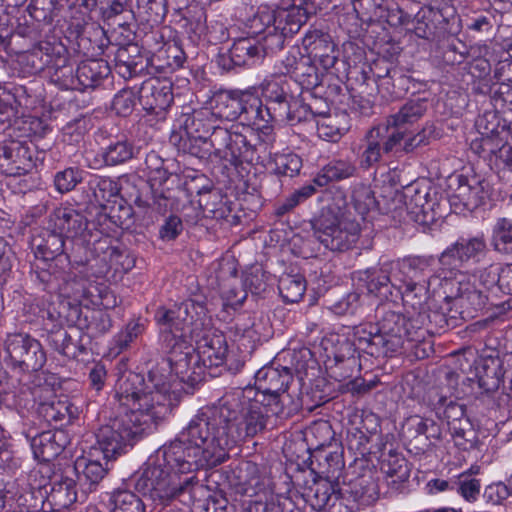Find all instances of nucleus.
I'll return each instance as SVG.
<instances>
[{
    "label": "nucleus",
    "instance_id": "62",
    "mask_svg": "<svg viewBox=\"0 0 512 512\" xmlns=\"http://www.w3.org/2000/svg\"><path fill=\"white\" fill-rule=\"evenodd\" d=\"M492 245L503 254H512V221L499 219L493 228Z\"/></svg>",
    "mask_w": 512,
    "mask_h": 512
},
{
    "label": "nucleus",
    "instance_id": "44",
    "mask_svg": "<svg viewBox=\"0 0 512 512\" xmlns=\"http://www.w3.org/2000/svg\"><path fill=\"white\" fill-rule=\"evenodd\" d=\"M432 418L422 417L420 415H412L408 417L402 428V436L405 440L407 449L413 453L415 446L422 442V437H426Z\"/></svg>",
    "mask_w": 512,
    "mask_h": 512
},
{
    "label": "nucleus",
    "instance_id": "21",
    "mask_svg": "<svg viewBox=\"0 0 512 512\" xmlns=\"http://www.w3.org/2000/svg\"><path fill=\"white\" fill-rule=\"evenodd\" d=\"M302 45L308 56L317 58L325 70L335 66L339 52L329 33L317 28L310 29L306 32Z\"/></svg>",
    "mask_w": 512,
    "mask_h": 512
},
{
    "label": "nucleus",
    "instance_id": "43",
    "mask_svg": "<svg viewBox=\"0 0 512 512\" xmlns=\"http://www.w3.org/2000/svg\"><path fill=\"white\" fill-rule=\"evenodd\" d=\"M416 88V82L407 75L403 69L393 70L388 80L382 81L380 93L383 97L399 99L404 97L410 90Z\"/></svg>",
    "mask_w": 512,
    "mask_h": 512
},
{
    "label": "nucleus",
    "instance_id": "25",
    "mask_svg": "<svg viewBox=\"0 0 512 512\" xmlns=\"http://www.w3.org/2000/svg\"><path fill=\"white\" fill-rule=\"evenodd\" d=\"M70 443L68 434L61 429L44 431L32 438L31 448L34 457L49 462L58 457Z\"/></svg>",
    "mask_w": 512,
    "mask_h": 512
},
{
    "label": "nucleus",
    "instance_id": "33",
    "mask_svg": "<svg viewBox=\"0 0 512 512\" xmlns=\"http://www.w3.org/2000/svg\"><path fill=\"white\" fill-rule=\"evenodd\" d=\"M47 341L50 347L68 358H77L80 354H85L87 351L82 336L76 341L74 337L62 327H55L50 330L47 335Z\"/></svg>",
    "mask_w": 512,
    "mask_h": 512
},
{
    "label": "nucleus",
    "instance_id": "53",
    "mask_svg": "<svg viewBox=\"0 0 512 512\" xmlns=\"http://www.w3.org/2000/svg\"><path fill=\"white\" fill-rule=\"evenodd\" d=\"M426 311L412 312L406 317L403 346L406 343L423 342L428 336Z\"/></svg>",
    "mask_w": 512,
    "mask_h": 512
},
{
    "label": "nucleus",
    "instance_id": "24",
    "mask_svg": "<svg viewBox=\"0 0 512 512\" xmlns=\"http://www.w3.org/2000/svg\"><path fill=\"white\" fill-rule=\"evenodd\" d=\"M456 291L446 294L444 300L447 303L455 302L462 309L461 314H467L474 317V313L486 307L489 296L482 293L474 285L469 282H451Z\"/></svg>",
    "mask_w": 512,
    "mask_h": 512
},
{
    "label": "nucleus",
    "instance_id": "13",
    "mask_svg": "<svg viewBox=\"0 0 512 512\" xmlns=\"http://www.w3.org/2000/svg\"><path fill=\"white\" fill-rule=\"evenodd\" d=\"M255 384L257 390L247 387L242 393L249 394L259 399L275 397L279 403L286 404L291 402V398L286 393L289 383L293 380L290 370L286 367L282 369L272 366H264L255 373Z\"/></svg>",
    "mask_w": 512,
    "mask_h": 512
},
{
    "label": "nucleus",
    "instance_id": "38",
    "mask_svg": "<svg viewBox=\"0 0 512 512\" xmlns=\"http://www.w3.org/2000/svg\"><path fill=\"white\" fill-rule=\"evenodd\" d=\"M430 405L438 416L444 417L449 429L461 424L462 419H469L466 416L465 405L449 399L445 395L436 394L435 397L430 398Z\"/></svg>",
    "mask_w": 512,
    "mask_h": 512
},
{
    "label": "nucleus",
    "instance_id": "63",
    "mask_svg": "<svg viewBox=\"0 0 512 512\" xmlns=\"http://www.w3.org/2000/svg\"><path fill=\"white\" fill-rule=\"evenodd\" d=\"M180 309H166L159 307L155 313L156 321L164 328L161 330L160 340L164 345V334H171L173 337H179L177 332L182 330V322L179 318Z\"/></svg>",
    "mask_w": 512,
    "mask_h": 512
},
{
    "label": "nucleus",
    "instance_id": "50",
    "mask_svg": "<svg viewBox=\"0 0 512 512\" xmlns=\"http://www.w3.org/2000/svg\"><path fill=\"white\" fill-rule=\"evenodd\" d=\"M231 61L238 66L246 65L250 61L261 59L258 43L251 38H240L236 40L229 50Z\"/></svg>",
    "mask_w": 512,
    "mask_h": 512
},
{
    "label": "nucleus",
    "instance_id": "29",
    "mask_svg": "<svg viewBox=\"0 0 512 512\" xmlns=\"http://www.w3.org/2000/svg\"><path fill=\"white\" fill-rule=\"evenodd\" d=\"M430 188L419 183H412L404 188L402 197L406 208L423 221L434 220V208L437 203L430 197Z\"/></svg>",
    "mask_w": 512,
    "mask_h": 512
},
{
    "label": "nucleus",
    "instance_id": "37",
    "mask_svg": "<svg viewBox=\"0 0 512 512\" xmlns=\"http://www.w3.org/2000/svg\"><path fill=\"white\" fill-rule=\"evenodd\" d=\"M67 250L65 237L53 227L52 230H46L43 233L40 242L36 245L35 256L37 259L45 261L47 259H55L59 256L68 257L70 259Z\"/></svg>",
    "mask_w": 512,
    "mask_h": 512
},
{
    "label": "nucleus",
    "instance_id": "20",
    "mask_svg": "<svg viewBox=\"0 0 512 512\" xmlns=\"http://www.w3.org/2000/svg\"><path fill=\"white\" fill-rule=\"evenodd\" d=\"M172 83L167 79L150 78L139 90V102L145 110L159 114L173 102Z\"/></svg>",
    "mask_w": 512,
    "mask_h": 512
},
{
    "label": "nucleus",
    "instance_id": "39",
    "mask_svg": "<svg viewBox=\"0 0 512 512\" xmlns=\"http://www.w3.org/2000/svg\"><path fill=\"white\" fill-rule=\"evenodd\" d=\"M170 140L175 146H177L179 151L200 160H210L211 162H214L212 135L209 139H196L188 136L183 138L178 134H172Z\"/></svg>",
    "mask_w": 512,
    "mask_h": 512
},
{
    "label": "nucleus",
    "instance_id": "26",
    "mask_svg": "<svg viewBox=\"0 0 512 512\" xmlns=\"http://www.w3.org/2000/svg\"><path fill=\"white\" fill-rule=\"evenodd\" d=\"M76 500L75 481L68 476H60V479L53 482L39 512H61L70 507Z\"/></svg>",
    "mask_w": 512,
    "mask_h": 512
},
{
    "label": "nucleus",
    "instance_id": "59",
    "mask_svg": "<svg viewBox=\"0 0 512 512\" xmlns=\"http://www.w3.org/2000/svg\"><path fill=\"white\" fill-rule=\"evenodd\" d=\"M133 156L134 146L126 139L110 143L102 153L103 160L108 166L123 164Z\"/></svg>",
    "mask_w": 512,
    "mask_h": 512
},
{
    "label": "nucleus",
    "instance_id": "6",
    "mask_svg": "<svg viewBox=\"0 0 512 512\" xmlns=\"http://www.w3.org/2000/svg\"><path fill=\"white\" fill-rule=\"evenodd\" d=\"M210 108L216 118L234 121L241 119L258 127L260 98L249 91L222 90L210 99Z\"/></svg>",
    "mask_w": 512,
    "mask_h": 512
},
{
    "label": "nucleus",
    "instance_id": "45",
    "mask_svg": "<svg viewBox=\"0 0 512 512\" xmlns=\"http://www.w3.org/2000/svg\"><path fill=\"white\" fill-rule=\"evenodd\" d=\"M427 110V100L416 98L407 101L400 110L388 117L389 126L404 127L406 124H412L420 119Z\"/></svg>",
    "mask_w": 512,
    "mask_h": 512
},
{
    "label": "nucleus",
    "instance_id": "1",
    "mask_svg": "<svg viewBox=\"0 0 512 512\" xmlns=\"http://www.w3.org/2000/svg\"><path fill=\"white\" fill-rule=\"evenodd\" d=\"M234 412L226 405L206 406L197 411L180 432L189 444L202 450L212 465H220L227 458V451L234 447L232 420Z\"/></svg>",
    "mask_w": 512,
    "mask_h": 512
},
{
    "label": "nucleus",
    "instance_id": "30",
    "mask_svg": "<svg viewBox=\"0 0 512 512\" xmlns=\"http://www.w3.org/2000/svg\"><path fill=\"white\" fill-rule=\"evenodd\" d=\"M380 469L386 474L387 484L395 491L400 490L410 476L408 461L394 449L382 452Z\"/></svg>",
    "mask_w": 512,
    "mask_h": 512
},
{
    "label": "nucleus",
    "instance_id": "47",
    "mask_svg": "<svg viewBox=\"0 0 512 512\" xmlns=\"http://www.w3.org/2000/svg\"><path fill=\"white\" fill-rule=\"evenodd\" d=\"M145 166L148 171L151 187L174 184L179 180L178 175L168 172L164 167V160L155 152H150L145 158Z\"/></svg>",
    "mask_w": 512,
    "mask_h": 512
},
{
    "label": "nucleus",
    "instance_id": "31",
    "mask_svg": "<svg viewBox=\"0 0 512 512\" xmlns=\"http://www.w3.org/2000/svg\"><path fill=\"white\" fill-rule=\"evenodd\" d=\"M310 13L307 8L293 5L289 8H279L272 15L267 14V17L269 21L272 19L276 28H279L289 37L300 30Z\"/></svg>",
    "mask_w": 512,
    "mask_h": 512
},
{
    "label": "nucleus",
    "instance_id": "64",
    "mask_svg": "<svg viewBox=\"0 0 512 512\" xmlns=\"http://www.w3.org/2000/svg\"><path fill=\"white\" fill-rule=\"evenodd\" d=\"M375 17L386 21L392 27L408 25L411 22V16L404 12L396 3L382 6V3L375 2Z\"/></svg>",
    "mask_w": 512,
    "mask_h": 512
},
{
    "label": "nucleus",
    "instance_id": "27",
    "mask_svg": "<svg viewBox=\"0 0 512 512\" xmlns=\"http://www.w3.org/2000/svg\"><path fill=\"white\" fill-rule=\"evenodd\" d=\"M489 184L477 177L468 179L460 176L458 187L455 189L452 200L459 201L465 209L473 211L485 203L489 196Z\"/></svg>",
    "mask_w": 512,
    "mask_h": 512
},
{
    "label": "nucleus",
    "instance_id": "60",
    "mask_svg": "<svg viewBox=\"0 0 512 512\" xmlns=\"http://www.w3.org/2000/svg\"><path fill=\"white\" fill-rule=\"evenodd\" d=\"M454 444L463 451H469L477 447L479 443L478 433L474 429L470 419H462L461 424L449 429Z\"/></svg>",
    "mask_w": 512,
    "mask_h": 512
},
{
    "label": "nucleus",
    "instance_id": "2",
    "mask_svg": "<svg viewBox=\"0 0 512 512\" xmlns=\"http://www.w3.org/2000/svg\"><path fill=\"white\" fill-rule=\"evenodd\" d=\"M156 429L145 421L141 413H125L109 423L102 425L97 432L96 444L107 460L116 459L127 453L128 448L139 441L145 434Z\"/></svg>",
    "mask_w": 512,
    "mask_h": 512
},
{
    "label": "nucleus",
    "instance_id": "54",
    "mask_svg": "<svg viewBox=\"0 0 512 512\" xmlns=\"http://www.w3.org/2000/svg\"><path fill=\"white\" fill-rule=\"evenodd\" d=\"M287 37L288 36L283 31L276 28L273 22L272 24L268 23L263 31V36L257 41L262 58L280 52L284 47Z\"/></svg>",
    "mask_w": 512,
    "mask_h": 512
},
{
    "label": "nucleus",
    "instance_id": "16",
    "mask_svg": "<svg viewBox=\"0 0 512 512\" xmlns=\"http://www.w3.org/2000/svg\"><path fill=\"white\" fill-rule=\"evenodd\" d=\"M0 165L7 175L20 176L35 166L31 141L6 139L0 143Z\"/></svg>",
    "mask_w": 512,
    "mask_h": 512
},
{
    "label": "nucleus",
    "instance_id": "34",
    "mask_svg": "<svg viewBox=\"0 0 512 512\" xmlns=\"http://www.w3.org/2000/svg\"><path fill=\"white\" fill-rule=\"evenodd\" d=\"M72 408L73 406L68 400H61L52 395L51 398L39 402L37 413L50 425H63V423L71 421L73 417Z\"/></svg>",
    "mask_w": 512,
    "mask_h": 512
},
{
    "label": "nucleus",
    "instance_id": "28",
    "mask_svg": "<svg viewBox=\"0 0 512 512\" xmlns=\"http://www.w3.org/2000/svg\"><path fill=\"white\" fill-rule=\"evenodd\" d=\"M486 251V242L483 237L469 239L460 238L447 247L440 255L439 262L443 266H457Z\"/></svg>",
    "mask_w": 512,
    "mask_h": 512
},
{
    "label": "nucleus",
    "instance_id": "4",
    "mask_svg": "<svg viewBox=\"0 0 512 512\" xmlns=\"http://www.w3.org/2000/svg\"><path fill=\"white\" fill-rule=\"evenodd\" d=\"M199 485L196 475H183L161 466H148L135 481V489L151 499L166 504L188 494Z\"/></svg>",
    "mask_w": 512,
    "mask_h": 512
},
{
    "label": "nucleus",
    "instance_id": "35",
    "mask_svg": "<svg viewBox=\"0 0 512 512\" xmlns=\"http://www.w3.org/2000/svg\"><path fill=\"white\" fill-rule=\"evenodd\" d=\"M356 173L357 168L352 162L334 159L322 167L314 177L313 182L318 187H324L331 182H339L354 177Z\"/></svg>",
    "mask_w": 512,
    "mask_h": 512
},
{
    "label": "nucleus",
    "instance_id": "51",
    "mask_svg": "<svg viewBox=\"0 0 512 512\" xmlns=\"http://www.w3.org/2000/svg\"><path fill=\"white\" fill-rule=\"evenodd\" d=\"M361 280L365 281L369 293L387 297L390 293L391 281L389 272L384 267H372L363 272Z\"/></svg>",
    "mask_w": 512,
    "mask_h": 512
},
{
    "label": "nucleus",
    "instance_id": "61",
    "mask_svg": "<svg viewBox=\"0 0 512 512\" xmlns=\"http://www.w3.org/2000/svg\"><path fill=\"white\" fill-rule=\"evenodd\" d=\"M111 512H145L142 499L131 491L117 490L110 496Z\"/></svg>",
    "mask_w": 512,
    "mask_h": 512
},
{
    "label": "nucleus",
    "instance_id": "9",
    "mask_svg": "<svg viewBox=\"0 0 512 512\" xmlns=\"http://www.w3.org/2000/svg\"><path fill=\"white\" fill-rule=\"evenodd\" d=\"M214 162L237 168L243 162L253 163L258 159L256 144L246 135L221 127L212 133Z\"/></svg>",
    "mask_w": 512,
    "mask_h": 512
},
{
    "label": "nucleus",
    "instance_id": "18",
    "mask_svg": "<svg viewBox=\"0 0 512 512\" xmlns=\"http://www.w3.org/2000/svg\"><path fill=\"white\" fill-rule=\"evenodd\" d=\"M410 278L405 283V290L402 293L404 305L414 312L426 311L428 300V277L427 262L419 258L409 263Z\"/></svg>",
    "mask_w": 512,
    "mask_h": 512
},
{
    "label": "nucleus",
    "instance_id": "5",
    "mask_svg": "<svg viewBox=\"0 0 512 512\" xmlns=\"http://www.w3.org/2000/svg\"><path fill=\"white\" fill-rule=\"evenodd\" d=\"M173 380L174 374L166 358H161L147 372L145 381L150 386V396L143 398V405L149 406L148 403H151L150 407L154 408L152 418L156 422L164 421L179 402V394L172 391Z\"/></svg>",
    "mask_w": 512,
    "mask_h": 512
},
{
    "label": "nucleus",
    "instance_id": "55",
    "mask_svg": "<svg viewBox=\"0 0 512 512\" xmlns=\"http://www.w3.org/2000/svg\"><path fill=\"white\" fill-rule=\"evenodd\" d=\"M381 127H373L366 134V146L360 156V167L369 169L381 159Z\"/></svg>",
    "mask_w": 512,
    "mask_h": 512
},
{
    "label": "nucleus",
    "instance_id": "46",
    "mask_svg": "<svg viewBox=\"0 0 512 512\" xmlns=\"http://www.w3.org/2000/svg\"><path fill=\"white\" fill-rule=\"evenodd\" d=\"M88 186L93 201L99 205L100 209L120 195L118 183L109 177L94 176L89 181Z\"/></svg>",
    "mask_w": 512,
    "mask_h": 512
},
{
    "label": "nucleus",
    "instance_id": "15",
    "mask_svg": "<svg viewBox=\"0 0 512 512\" xmlns=\"http://www.w3.org/2000/svg\"><path fill=\"white\" fill-rule=\"evenodd\" d=\"M264 97L266 105L260 100V115L258 117V127L262 122L270 120L283 121V117L289 115L290 107L297 105V97L289 91V83L270 82L264 88Z\"/></svg>",
    "mask_w": 512,
    "mask_h": 512
},
{
    "label": "nucleus",
    "instance_id": "42",
    "mask_svg": "<svg viewBox=\"0 0 512 512\" xmlns=\"http://www.w3.org/2000/svg\"><path fill=\"white\" fill-rule=\"evenodd\" d=\"M405 323L406 316L394 311H386L379 319L377 331L391 338L390 341H388L390 346L403 348Z\"/></svg>",
    "mask_w": 512,
    "mask_h": 512
},
{
    "label": "nucleus",
    "instance_id": "49",
    "mask_svg": "<svg viewBox=\"0 0 512 512\" xmlns=\"http://www.w3.org/2000/svg\"><path fill=\"white\" fill-rule=\"evenodd\" d=\"M278 289L285 302H299L306 291V280L301 274H285L280 277Z\"/></svg>",
    "mask_w": 512,
    "mask_h": 512
},
{
    "label": "nucleus",
    "instance_id": "17",
    "mask_svg": "<svg viewBox=\"0 0 512 512\" xmlns=\"http://www.w3.org/2000/svg\"><path fill=\"white\" fill-rule=\"evenodd\" d=\"M150 386L146 384L145 378L139 373H131L126 379L120 382L117 395L123 405L131 406L129 413H141L145 417V421L157 427L160 422L152 418L154 408L143 405L144 397L150 396L148 389Z\"/></svg>",
    "mask_w": 512,
    "mask_h": 512
},
{
    "label": "nucleus",
    "instance_id": "10",
    "mask_svg": "<svg viewBox=\"0 0 512 512\" xmlns=\"http://www.w3.org/2000/svg\"><path fill=\"white\" fill-rule=\"evenodd\" d=\"M314 237L331 251L348 250L356 241L355 232H348L341 227L340 207L328 205L311 220Z\"/></svg>",
    "mask_w": 512,
    "mask_h": 512
},
{
    "label": "nucleus",
    "instance_id": "22",
    "mask_svg": "<svg viewBox=\"0 0 512 512\" xmlns=\"http://www.w3.org/2000/svg\"><path fill=\"white\" fill-rule=\"evenodd\" d=\"M197 194L200 195L198 203L205 217L224 220L230 225L239 223L240 218L233 214V209L227 197L222 196L218 190L204 186L197 191Z\"/></svg>",
    "mask_w": 512,
    "mask_h": 512
},
{
    "label": "nucleus",
    "instance_id": "19",
    "mask_svg": "<svg viewBox=\"0 0 512 512\" xmlns=\"http://www.w3.org/2000/svg\"><path fill=\"white\" fill-rule=\"evenodd\" d=\"M133 216L132 206L120 195L103 205L96 217L101 241L107 243L109 233L116 228L129 229L133 224Z\"/></svg>",
    "mask_w": 512,
    "mask_h": 512
},
{
    "label": "nucleus",
    "instance_id": "32",
    "mask_svg": "<svg viewBox=\"0 0 512 512\" xmlns=\"http://www.w3.org/2000/svg\"><path fill=\"white\" fill-rule=\"evenodd\" d=\"M212 111L207 109L195 110L187 115L183 123L185 134L188 137L196 139H209L216 129H221L215 125Z\"/></svg>",
    "mask_w": 512,
    "mask_h": 512
},
{
    "label": "nucleus",
    "instance_id": "7",
    "mask_svg": "<svg viewBox=\"0 0 512 512\" xmlns=\"http://www.w3.org/2000/svg\"><path fill=\"white\" fill-rule=\"evenodd\" d=\"M173 374L180 380L195 388L205 380V369L199 360L196 349L182 337L164 334V345Z\"/></svg>",
    "mask_w": 512,
    "mask_h": 512
},
{
    "label": "nucleus",
    "instance_id": "41",
    "mask_svg": "<svg viewBox=\"0 0 512 512\" xmlns=\"http://www.w3.org/2000/svg\"><path fill=\"white\" fill-rule=\"evenodd\" d=\"M110 72L107 62L103 60H87L81 62L76 70V78L83 88H94Z\"/></svg>",
    "mask_w": 512,
    "mask_h": 512
},
{
    "label": "nucleus",
    "instance_id": "23",
    "mask_svg": "<svg viewBox=\"0 0 512 512\" xmlns=\"http://www.w3.org/2000/svg\"><path fill=\"white\" fill-rule=\"evenodd\" d=\"M196 353L205 369L221 366L228 353V345L222 333L207 332L197 341Z\"/></svg>",
    "mask_w": 512,
    "mask_h": 512
},
{
    "label": "nucleus",
    "instance_id": "14",
    "mask_svg": "<svg viewBox=\"0 0 512 512\" xmlns=\"http://www.w3.org/2000/svg\"><path fill=\"white\" fill-rule=\"evenodd\" d=\"M389 132L386 139L381 144L384 154L394 153L400 155L402 153H413L417 148L430 144L431 140L438 137L434 125H426L419 132L413 134L405 127L389 126L385 127Z\"/></svg>",
    "mask_w": 512,
    "mask_h": 512
},
{
    "label": "nucleus",
    "instance_id": "12",
    "mask_svg": "<svg viewBox=\"0 0 512 512\" xmlns=\"http://www.w3.org/2000/svg\"><path fill=\"white\" fill-rule=\"evenodd\" d=\"M162 449L165 463L172 470L183 475H196L194 472L199 469L217 466L210 464L202 454V450L194 444H189L186 437L182 438L181 433Z\"/></svg>",
    "mask_w": 512,
    "mask_h": 512
},
{
    "label": "nucleus",
    "instance_id": "58",
    "mask_svg": "<svg viewBox=\"0 0 512 512\" xmlns=\"http://www.w3.org/2000/svg\"><path fill=\"white\" fill-rule=\"evenodd\" d=\"M302 89L312 90L321 83L318 69L310 56L301 57L300 64L292 76Z\"/></svg>",
    "mask_w": 512,
    "mask_h": 512
},
{
    "label": "nucleus",
    "instance_id": "11",
    "mask_svg": "<svg viewBox=\"0 0 512 512\" xmlns=\"http://www.w3.org/2000/svg\"><path fill=\"white\" fill-rule=\"evenodd\" d=\"M10 364L23 372H36L46 363L42 344L28 333H9L4 342Z\"/></svg>",
    "mask_w": 512,
    "mask_h": 512
},
{
    "label": "nucleus",
    "instance_id": "56",
    "mask_svg": "<svg viewBox=\"0 0 512 512\" xmlns=\"http://www.w3.org/2000/svg\"><path fill=\"white\" fill-rule=\"evenodd\" d=\"M38 260L40 262L35 264V269L31 272V276H35V278L44 285L45 289H58L61 278L65 277V269H69V258H59L61 271H51L50 269H47L44 264H42L41 259Z\"/></svg>",
    "mask_w": 512,
    "mask_h": 512
},
{
    "label": "nucleus",
    "instance_id": "40",
    "mask_svg": "<svg viewBox=\"0 0 512 512\" xmlns=\"http://www.w3.org/2000/svg\"><path fill=\"white\" fill-rule=\"evenodd\" d=\"M48 314L50 318L55 319L59 323V327L67 324L68 326H76L83 330L84 317H82L80 300L63 298L54 307V312L49 310Z\"/></svg>",
    "mask_w": 512,
    "mask_h": 512
},
{
    "label": "nucleus",
    "instance_id": "57",
    "mask_svg": "<svg viewBox=\"0 0 512 512\" xmlns=\"http://www.w3.org/2000/svg\"><path fill=\"white\" fill-rule=\"evenodd\" d=\"M476 128L480 135L509 136V124L496 111H486L476 120Z\"/></svg>",
    "mask_w": 512,
    "mask_h": 512
},
{
    "label": "nucleus",
    "instance_id": "52",
    "mask_svg": "<svg viewBox=\"0 0 512 512\" xmlns=\"http://www.w3.org/2000/svg\"><path fill=\"white\" fill-rule=\"evenodd\" d=\"M315 102L316 104H321V109H314L312 104L302 103L297 98V105L290 107L289 115L283 117V121H287L289 124L295 125L302 121H306L309 115L313 117L326 118L330 112L329 105L321 98H316Z\"/></svg>",
    "mask_w": 512,
    "mask_h": 512
},
{
    "label": "nucleus",
    "instance_id": "48",
    "mask_svg": "<svg viewBox=\"0 0 512 512\" xmlns=\"http://www.w3.org/2000/svg\"><path fill=\"white\" fill-rule=\"evenodd\" d=\"M350 487L355 500L362 504H371L379 498L378 484L371 473L357 477Z\"/></svg>",
    "mask_w": 512,
    "mask_h": 512
},
{
    "label": "nucleus",
    "instance_id": "36",
    "mask_svg": "<svg viewBox=\"0 0 512 512\" xmlns=\"http://www.w3.org/2000/svg\"><path fill=\"white\" fill-rule=\"evenodd\" d=\"M504 360H488L486 363L478 362L476 366V376L479 387L486 393H492L499 389L504 382L506 370H504Z\"/></svg>",
    "mask_w": 512,
    "mask_h": 512
},
{
    "label": "nucleus",
    "instance_id": "3",
    "mask_svg": "<svg viewBox=\"0 0 512 512\" xmlns=\"http://www.w3.org/2000/svg\"><path fill=\"white\" fill-rule=\"evenodd\" d=\"M247 402L242 403L240 418L237 423L232 422L233 445L245 438H253L267 428L271 417L287 419L291 417L295 408L279 403L275 397L259 399L249 394H243Z\"/></svg>",
    "mask_w": 512,
    "mask_h": 512
},
{
    "label": "nucleus",
    "instance_id": "8",
    "mask_svg": "<svg viewBox=\"0 0 512 512\" xmlns=\"http://www.w3.org/2000/svg\"><path fill=\"white\" fill-rule=\"evenodd\" d=\"M50 222L65 238L71 239L72 253L80 249H90L91 245L101 243L100 234L95 222H88L79 211L60 207L53 211Z\"/></svg>",
    "mask_w": 512,
    "mask_h": 512
}]
</instances>
